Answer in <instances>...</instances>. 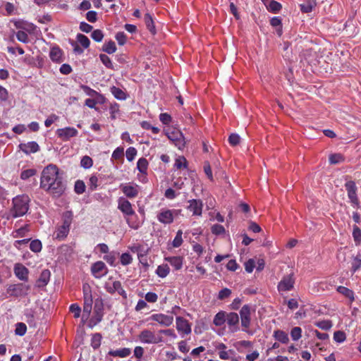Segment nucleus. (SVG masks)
Segmentation results:
<instances>
[{
    "mask_svg": "<svg viewBox=\"0 0 361 361\" xmlns=\"http://www.w3.org/2000/svg\"><path fill=\"white\" fill-rule=\"evenodd\" d=\"M62 178L59 173L58 167L54 164H49L42 172L40 187L47 191L53 183Z\"/></svg>",
    "mask_w": 361,
    "mask_h": 361,
    "instance_id": "f257e3e1",
    "label": "nucleus"
},
{
    "mask_svg": "<svg viewBox=\"0 0 361 361\" xmlns=\"http://www.w3.org/2000/svg\"><path fill=\"white\" fill-rule=\"evenodd\" d=\"M30 198L27 195H20L13 199V207L10 210V215L17 218L25 215L29 209Z\"/></svg>",
    "mask_w": 361,
    "mask_h": 361,
    "instance_id": "f03ea898",
    "label": "nucleus"
},
{
    "mask_svg": "<svg viewBox=\"0 0 361 361\" xmlns=\"http://www.w3.org/2000/svg\"><path fill=\"white\" fill-rule=\"evenodd\" d=\"M73 212L66 211L62 216V225L60 226L55 232L56 239H64L68 234L70 226L73 221Z\"/></svg>",
    "mask_w": 361,
    "mask_h": 361,
    "instance_id": "7ed1b4c3",
    "label": "nucleus"
},
{
    "mask_svg": "<svg viewBox=\"0 0 361 361\" xmlns=\"http://www.w3.org/2000/svg\"><path fill=\"white\" fill-rule=\"evenodd\" d=\"M103 317V303L102 300H96L94 306V315L90 319L88 326L91 328L99 324Z\"/></svg>",
    "mask_w": 361,
    "mask_h": 361,
    "instance_id": "20e7f679",
    "label": "nucleus"
},
{
    "mask_svg": "<svg viewBox=\"0 0 361 361\" xmlns=\"http://www.w3.org/2000/svg\"><path fill=\"white\" fill-rule=\"evenodd\" d=\"M30 286L29 285H25L23 283H18L14 285H10L7 288V293L10 296L20 297L27 295V292L30 290Z\"/></svg>",
    "mask_w": 361,
    "mask_h": 361,
    "instance_id": "39448f33",
    "label": "nucleus"
},
{
    "mask_svg": "<svg viewBox=\"0 0 361 361\" xmlns=\"http://www.w3.org/2000/svg\"><path fill=\"white\" fill-rule=\"evenodd\" d=\"M139 339L145 343H159L162 341V338L155 336V334L147 329L143 330L139 335Z\"/></svg>",
    "mask_w": 361,
    "mask_h": 361,
    "instance_id": "423d86ee",
    "label": "nucleus"
},
{
    "mask_svg": "<svg viewBox=\"0 0 361 361\" xmlns=\"http://www.w3.org/2000/svg\"><path fill=\"white\" fill-rule=\"evenodd\" d=\"M345 188L348 192V197L350 202L357 207H359V200L357 197V187L353 180L347 181Z\"/></svg>",
    "mask_w": 361,
    "mask_h": 361,
    "instance_id": "0eeeda50",
    "label": "nucleus"
},
{
    "mask_svg": "<svg viewBox=\"0 0 361 361\" xmlns=\"http://www.w3.org/2000/svg\"><path fill=\"white\" fill-rule=\"evenodd\" d=\"M251 308L248 305H245L240 310V315L241 319V325L246 331L250 327L251 322Z\"/></svg>",
    "mask_w": 361,
    "mask_h": 361,
    "instance_id": "6e6552de",
    "label": "nucleus"
},
{
    "mask_svg": "<svg viewBox=\"0 0 361 361\" xmlns=\"http://www.w3.org/2000/svg\"><path fill=\"white\" fill-rule=\"evenodd\" d=\"M295 280L293 274L285 276L278 284L279 291H289L293 288Z\"/></svg>",
    "mask_w": 361,
    "mask_h": 361,
    "instance_id": "1a4fd4ad",
    "label": "nucleus"
},
{
    "mask_svg": "<svg viewBox=\"0 0 361 361\" xmlns=\"http://www.w3.org/2000/svg\"><path fill=\"white\" fill-rule=\"evenodd\" d=\"M66 190V184L63 178L53 183L51 187L47 190V192L54 197H60Z\"/></svg>",
    "mask_w": 361,
    "mask_h": 361,
    "instance_id": "9d476101",
    "label": "nucleus"
},
{
    "mask_svg": "<svg viewBox=\"0 0 361 361\" xmlns=\"http://www.w3.org/2000/svg\"><path fill=\"white\" fill-rule=\"evenodd\" d=\"M118 209L127 216H134L135 212L131 203L123 197H120L118 201Z\"/></svg>",
    "mask_w": 361,
    "mask_h": 361,
    "instance_id": "9b49d317",
    "label": "nucleus"
},
{
    "mask_svg": "<svg viewBox=\"0 0 361 361\" xmlns=\"http://www.w3.org/2000/svg\"><path fill=\"white\" fill-rule=\"evenodd\" d=\"M120 188L123 194L128 198H134L138 195L139 186L137 185L121 184Z\"/></svg>",
    "mask_w": 361,
    "mask_h": 361,
    "instance_id": "f8f14e48",
    "label": "nucleus"
},
{
    "mask_svg": "<svg viewBox=\"0 0 361 361\" xmlns=\"http://www.w3.org/2000/svg\"><path fill=\"white\" fill-rule=\"evenodd\" d=\"M56 134L64 141L68 140L71 137H75L78 135V130L74 128L67 127L65 128L58 129Z\"/></svg>",
    "mask_w": 361,
    "mask_h": 361,
    "instance_id": "ddd939ff",
    "label": "nucleus"
},
{
    "mask_svg": "<svg viewBox=\"0 0 361 361\" xmlns=\"http://www.w3.org/2000/svg\"><path fill=\"white\" fill-rule=\"evenodd\" d=\"M91 271L96 278H100L107 273V268L102 261L94 263L91 267Z\"/></svg>",
    "mask_w": 361,
    "mask_h": 361,
    "instance_id": "4468645a",
    "label": "nucleus"
},
{
    "mask_svg": "<svg viewBox=\"0 0 361 361\" xmlns=\"http://www.w3.org/2000/svg\"><path fill=\"white\" fill-rule=\"evenodd\" d=\"M150 319L153 321L157 322L162 326H169L173 322V317L171 315H166L164 314H154L150 317Z\"/></svg>",
    "mask_w": 361,
    "mask_h": 361,
    "instance_id": "2eb2a0df",
    "label": "nucleus"
},
{
    "mask_svg": "<svg viewBox=\"0 0 361 361\" xmlns=\"http://www.w3.org/2000/svg\"><path fill=\"white\" fill-rule=\"evenodd\" d=\"M188 203L189 205L187 207V209L192 212L193 215H202L203 204L201 200H190L188 201Z\"/></svg>",
    "mask_w": 361,
    "mask_h": 361,
    "instance_id": "dca6fc26",
    "label": "nucleus"
},
{
    "mask_svg": "<svg viewBox=\"0 0 361 361\" xmlns=\"http://www.w3.org/2000/svg\"><path fill=\"white\" fill-rule=\"evenodd\" d=\"M176 329L178 332L189 334L191 332V326L188 320L181 317H176Z\"/></svg>",
    "mask_w": 361,
    "mask_h": 361,
    "instance_id": "f3484780",
    "label": "nucleus"
},
{
    "mask_svg": "<svg viewBox=\"0 0 361 361\" xmlns=\"http://www.w3.org/2000/svg\"><path fill=\"white\" fill-rule=\"evenodd\" d=\"M159 222L164 224H170L173 221V213L171 209H162L157 215Z\"/></svg>",
    "mask_w": 361,
    "mask_h": 361,
    "instance_id": "a211bd4d",
    "label": "nucleus"
},
{
    "mask_svg": "<svg viewBox=\"0 0 361 361\" xmlns=\"http://www.w3.org/2000/svg\"><path fill=\"white\" fill-rule=\"evenodd\" d=\"M14 273L16 276L21 281H27L28 269L21 264H16L14 267Z\"/></svg>",
    "mask_w": 361,
    "mask_h": 361,
    "instance_id": "6ab92c4d",
    "label": "nucleus"
},
{
    "mask_svg": "<svg viewBox=\"0 0 361 361\" xmlns=\"http://www.w3.org/2000/svg\"><path fill=\"white\" fill-rule=\"evenodd\" d=\"M168 137L172 140L178 149H182L185 146L183 135L180 132H173L168 134Z\"/></svg>",
    "mask_w": 361,
    "mask_h": 361,
    "instance_id": "aec40b11",
    "label": "nucleus"
},
{
    "mask_svg": "<svg viewBox=\"0 0 361 361\" xmlns=\"http://www.w3.org/2000/svg\"><path fill=\"white\" fill-rule=\"evenodd\" d=\"M19 147L23 152L27 154L37 152L39 149L38 144L35 142L22 143L19 145Z\"/></svg>",
    "mask_w": 361,
    "mask_h": 361,
    "instance_id": "412c9836",
    "label": "nucleus"
},
{
    "mask_svg": "<svg viewBox=\"0 0 361 361\" xmlns=\"http://www.w3.org/2000/svg\"><path fill=\"white\" fill-rule=\"evenodd\" d=\"M51 272L49 269H44L37 281L36 286L37 287H44L47 285L49 281Z\"/></svg>",
    "mask_w": 361,
    "mask_h": 361,
    "instance_id": "4be33fe9",
    "label": "nucleus"
},
{
    "mask_svg": "<svg viewBox=\"0 0 361 361\" xmlns=\"http://www.w3.org/2000/svg\"><path fill=\"white\" fill-rule=\"evenodd\" d=\"M131 354V350L128 348H123L118 350H111L108 352L107 356L126 357Z\"/></svg>",
    "mask_w": 361,
    "mask_h": 361,
    "instance_id": "5701e85b",
    "label": "nucleus"
},
{
    "mask_svg": "<svg viewBox=\"0 0 361 361\" xmlns=\"http://www.w3.org/2000/svg\"><path fill=\"white\" fill-rule=\"evenodd\" d=\"M226 322L230 326H236L239 322V317L235 312L226 314Z\"/></svg>",
    "mask_w": 361,
    "mask_h": 361,
    "instance_id": "b1692460",
    "label": "nucleus"
},
{
    "mask_svg": "<svg viewBox=\"0 0 361 361\" xmlns=\"http://www.w3.org/2000/svg\"><path fill=\"white\" fill-rule=\"evenodd\" d=\"M166 259L173 266L176 270H179L183 266V258L181 257H170Z\"/></svg>",
    "mask_w": 361,
    "mask_h": 361,
    "instance_id": "393cba45",
    "label": "nucleus"
},
{
    "mask_svg": "<svg viewBox=\"0 0 361 361\" xmlns=\"http://www.w3.org/2000/svg\"><path fill=\"white\" fill-rule=\"evenodd\" d=\"M274 337L282 343H288L289 341L288 334L281 330H276L274 332Z\"/></svg>",
    "mask_w": 361,
    "mask_h": 361,
    "instance_id": "a878e982",
    "label": "nucleus"
},
{
    "mask_svg": "<svg viewBox=\"0 0 361 361\" xmlns=\"http://www.w3.org/2000/svg\"><path fill=\"white\" fill-rule=\"evenodd\" d=\"M111 94L114 96L115 98L119 100H124L126 99V92L121 89L113 86L110 89Z\"/></svg>",
    "mask_w": 361,
    "mask_h": 361,
    "instance_id": "bb28decb",
    "label": "nucleus"
},
{
    "mask_svg": "<svg viewBox=\"0 0 361 361\" xmlns=\"http://www.w3.org/2000/svg\"><path fill=\"white\" fill-rule=\"evenodd\" d=\"M49 55L53 61L59 62L62 56V51L59 47H53Z\"/></svg>",
    "mask_w": 361,
    "mask_h": 361,
    "instance_id": "cd10ccee",
    "label": "nucleus"
},
{
    "mask_svg": "<svg viewBox=\"0 0 361 361\" xmlns=\"http://www.w3.org/2000/svg\"><path fill=\"white\" fill-rule=\"evenodd\" d=\"M226 312H218L214 319V324L217 326H220L222 324H224L226 322Z\"/></svg>",
    "mask_w": 361,
    "mask_h": 361,
    "instance_id": "c85d7f7f",
    "label": "nucleus"
},
{
    "mask_svg": "<svg viewBox=\"0 0 361 361\" xmlns=\"http://www.w3.org/2000/svg\"><path fill=\"white\" fill-rule=\"evenodd\" d=\"M337 290L339 293L345 295L346 298L350 299V300H354V293L353 291L350 290L349 288L344 286H338Z\"/></svg>",
    "mask_w": 361,
    "mask_h": 361,
    "instance_id": "c756f323",
    "label": "nucleus"
},
{
    "mask_svg": "<svg viewBox=\"0 0 361 361\" xmlns=\"http://www.w3.org/2000/svg\"><path fill=\"white\" fill-rule=\"evenodd\" d=\"M169 270L167 264H162L157 267L156 273L159 277L164 278L169 274Z\"/></svg>",
    "mask_w": 361,
    "mask_h": 361,
    "instance_id": "7c9ffc66",
    "label": "nucleus"
},
{
    "mask_svg": "<svg viewBox=\"0 0 361 361\" xmlns=\"http://www.w3.org/2000/svg\"><path fill=\"white\" fill-rule=\"evenodd\" d=\"M102 334L96 333L92 335L91 339V345L94 349H97L101 345Z\"/></svg>",
    "mask_w": 361,
    "mask_h": 361,
    "instance_id": "2f4dec72",
    "label": "nucleus"
},
{
    "mask_svg": "<svg viewBox=\"0 0 361 361\" xmlns=\"http://www.w3.org/2000/svg\"><path fill=\"white\" fill-rule=\"evenodd\" d=\"M148 166V161L145 158H140L137 163V168L142 173H146Z\"/></svg>",
    "mask_w": 361,
    "mask_h": 361,
    "instance_id": "473e14b6",
    "label": "nucleus"
},
{
    "mask_svg": "<svg viewBox=\"0 0 361 361\" xmlns=\"http://www.w3.org/2000/svg\"><path fill=\"white\" fill-rule=\"evenodd\" d=\"M345 158L341 154H332L329 156V162L331 164H337L343 162Z\"/></svg>",
    "mask_w": 361,
    "mask_h": 361,
    "instance_id": "72a5a7b5",
    "label": "nucleus"
},
{
    "mask_svg": "<svg viewBox=\"0 0 361 361\" xmlns=\"http://www.w3.org/2000/svg\"><path fill=\"white\" fill-rule=\"evenodd\" d=\"M102 50L109 54L114 53L116 51L115 42L109 41L106 44H104Z\"/></svg>",
    "mask_w": 361,
    "mask_h": 361,
    "instance_id": "f704fd0d",
    "label": "nucleus"
},
{
    "mask_svg": "<svg viewBox=\"0 0 361 361\" xmlns=\"http://www.w3.org/2000/svg\"><path fill=\"white\" fill-rule=\"evenodd\" d=\"M120 283L121 282L118 281H114L112 283L106 282L105 283L104 288L109 293L114 294L117 290V284H120Z\"/></svg>",
    "mask_w": 361,
    "mask_h": 361,
    "instance_id": "c9c22d12",
    "label": "nucleus"
},
{
    "mask_svg": "<svg viewBox=\"0 0 361 361\" xmlns=\"http://www.w3.org/2000/svg\"><path fill=\"white\" fill-rule=\"evenodd\" d=\"M270 24L273 27H279L277 29V33L279 36L282 35V28H281V20L279 17H274L270 20Z\"/></svg>",
    "mask_w": 361,
    "mask_h": 361,
    "instance_id": "e433bc0d",
    "label": "nucleus"
},
{
    "mask_svg": "<svg viewBox=\"0 0 361 361\" xmlns=\"http://www.w3.org/2000/svg\"><path fill=\"white\" fill-rule=\"evenodd\" d=\"M174 166L178 169H180L182 168L186 169L187 166H188V162H187L186 159L184 157H183V156L178 157L176 159V162H175Z\"/></svg>",
    "mask_w": 361,
    "mask_h": 361,
    "instance_id": "4c0bfd02",
    "label": "nucleus"
},
{
    "mask_svg": "<svg viewBox=\"0 0 361 361\" xmlns=\"http://www.w3.org/2000/svg\"><path fill=\"white\" fill-rule=\"evenodd\" d=\"M136 217L137 216H135L134 217L132 216L126 219L128 225L135 230L138 229L141 225V223L135 219Z\"/></svg>",
    "mask_w": 361,
    "mask_h": 361,
    "instance_id": "58836bf2",
    "label": "nucleus"
},
{
    "mask_svg": "<svg viewBox=\"0 0 361 361\" xmlns=\"http://www.w3.org/2000/svg\"><path fill=\"white\" fill-rule=\"evenodd\" d=\"M145 22L146 26L148 28V30L151 32L154 33V22H153L152 16L149 13H146L145 15Z\"/></svg>",
    "mask_w": 361,
    "mask_h": 361,
    "instance_id": "ea45409f",
    "label": "nucleus"
},
{
    "mask_svg": "<svg viewBox=\"0 0 361 361\" xmlns=\"http://www.w3.org/2000/svg\"><path fill=\"white\" fill-rule=\"evenodd\" d=\"M42 247V243L39 240H32L30 244V250L34 252H39L41 251Z\"/></svg>",
    "mask_w": 361,
    "mask_h": 361,
    "instance_id": "a19ab883",
    "label": "nucleus"
},
{
    "mask_svg": "<svg viewBox=\"0 0 361 361\" xmlns=\"http://www.w3.org/2000/svg\"><path fill=\"white\" fill-rule=\"evenodd\" d=\"M27 331V326L24 323L19 322L16 324L15 333L18 336H24Z\"/></svg>",
    "mask_w": 361,
    "mask_h": 361,
    "instance_id": "79ce46f5",
    "label": "nucleus"
},
{
    "mask_svg": "<svg viewBox=\"0 0 361 361\" xmlns=\"http://www.w3.org/2000/svg\"><path fill=\"white\" fill-rule=\"evenodd\" d=\"M77 39L84 48L89 47L90 42L87 37L85 35L82 34H78Z\"/></svg>",
    "mask_w": 361,
    "mask_h": 361,
    "instance_id": "37998d69",
    "label": "nucleus"
},
{
    "mask_svg": "<svg viewBox=\"0 0 361 361\" xmlns=\"http://www.w3.org/2000/svg\"><path fill=\"white\" fill-rule=\"evenodd\" d=\"M99 59L101 60V61L102 62V63L108 68H111L112 69L113 68V64H112V62L110 59V58L104 54H101L99 55Z\"/></svg>",
    "mask_w": 361,
    "mask_h": 361,
    "instance_id": "c03bdc74",
    "label": "nucleus"
},
{
    "mask_svg": "<svg viewBox=\"0 0 361 361\" xmlns=\"http://www.w3.org/2000/svg\"><path fill=\"white\" fill-rule=\"evenodd\" d=\"M302 329L300 327L296 326L292 329L290 336L293 341H298L301 338Z\"/></svg>",
    "mask_w": 361,
    "mask_h": 361,
    "instance_id": "a18cd8bd",
    "label": "nucleus"
},
{
    "mask_svg": "<svg viewBox=\"0 0 361 361\" xmlns=\"http://www.w3.org/2000/svg\"><path fill=\"white\" fill-rule=\"evenodd\" d=\"M93 164L92 159L88 156H84L80 161V165L85 169H90Z\"/></svg>",
    "mask_w": 361,
    "mask_h": 361,
    "instance_id": "49530a36",
    "label": "nucleus"
},
{
    "mask_svg": "<svg viewBox=\"0 0 361 361\" xmlns=\"http://www.w3.org/2000/svg\"><path fill=\"white\" fill-rule=\"evenodd\" d=\"M353 236L356 243L360 244L361 243V230L357 226H353Z\"/></svg>",
    "mask_w": 361,
    "mask_h": 361,
    "instance_id": "de8ad7c7",
    "label": "nucleus"
},
{
    "mask_svg": "<svg viewBox=\"0 0 361 361\" xmlns=\"http://www.w3.org/2000/svg\"><path fill=\"white\" fill-rule=\"evenodd\" d=\"M85 191V185L82 180H77L75 183V192L77 194H82Z\"/></svg>",
    "mask_w": 361,
    "mask_h": 361,
    "instance_id": "09e8293b",
    "label": "nucleus"
},
{
    "mask_svg": "<svg viewBox=\"0 0 361 361\" xmlns=\"http://www.w3.org/2000/svg\"><path fill=\"white\" fill-rule=\"evenodd\" d=\"M346 338L345 334L342 331H335L334 334V339L337 343L343 342Z\"/></svg>",
    "mask_w": 361,
    "mask_h": 361,
    "instance_id": "8fccbe9b",
    "label": "nucleus"
},
{
    "mask_svg": "<svg viewBox=\"0 0 361 361\" xmlns=\"http://www.w3.org/2000/svg\"><path fill=\"white\" fill-rule=\"evenodd\" d=\"M36 173V170L33 169H27L23 171H22L20 174V178L23 180H27L29 178L33 176Z\"/></svg>",
    "mask_w": 361,
    "mask_h": 361,
    "instance_id": "3c124183",
    "label": "nucleus"
},
{
    "mask_svg": "<svg viewBox=\"0 0 361 361\" xmlns=\"http://www.w3.org/2000/svg\"><path fill=\"white\" fill-rule=\"evenodd\" d=\"M182 234H183V233H182V231H180V230H179L177 232L176 235L173 241V246L174 247H178L179 246L181 245V244L183 243Z\"/></svg>",
    "mask_w": 361,
    "mask_h": 361,
    "instance_id": "603ef678",
    "label": "nucleus"
},
{
    "mask_svg": "<svg viewBox=\"0 0 361 361\" xmlns=\"http://www.w3.org/2000/svg\"><path fill=\"white\" fill-rule=\"evenodd\" d=\"M268 9L276 13L281 8V5L276 1H271L267 6Z\"/></svg>",
    "mask_w": 361,
    "mask_h": 361,
    "instance_id": "864d4df0",
    "label": "nucleus"
},
{
    "mask_svg": "<svg viewBox=\"0 0 361 361\" xmlns=\"http://www.w3.org/2000/svg\"><path fill=\"white\" fill-rule=\"evenodd\" d=\"M240 136L236 133H232L228 137V142L232 146H236L240 143Z\"/></svg>",
    "mask_w": 361,
    "mask_h": 361,
    "instance_id": "5fc2aeb1",
    "label": "nucleus"
},
{
    "mask_svg": "<svg viewBox=\"0 0 361 361\" xmlns=\"http://www.w3.org/2000/svg\"><path fill=\"white\" fill-rule=\"evenodd\" d=\"M212 233L215 235L223 234L225 232V228L220 224H214L211 228Z\"/></svg>",
    "mask_w": 361,
    "mask_h": 361,
    "instance_id": "6e6d98bb",
    "label": "nucleus"
},
{
    "mask_svg": "<svg viewBox=\"0 0 361 361\" xmlns=\"http://www.w3.org/2000/svg\"><path fill=\"white\" fill-rule=\"evenodd\" d=\"M133 258L129 253H123L121 256V263L123 265H128L132 262Z\"/></svg>",
    "mask_w": 361,
    "mask_h": 361,
    "instance_id": "4d7b16f0",
    "label": "nucleus"
},
{
    "mask_svg": "<svg viewBox=\"0 0 361 361\" xmlns=\"http://www.w3.org/2000/svg\"><path fill=\"white\" fill-rule=\"evenodd\" d=\"M16 37H17L18 40H19L20 42H22L23 43H27L29 41L28 35L24 31H21V30L18 31L16 33Z\"/></svg>",
    "mask_w": 361,
    "mask_h": 361,
    "instance_id": "13d9d810",
    "label": "nucleus"
},
{
    "mask_svg": "<svg viewBox=\"0 0 361 361\" xmlns=\"http://www.w3.org/2000/svg\"><path fill=\"white\" fill-rule=\"evenodd\" d=\"M126 158L128 161H131L134 159L137 154V150L134 147H129L126 150Z\"/></svg>",
    "mask_w": 361,
    "mask_h": 361,
    "instance_id": "bf43d9fd",
    "label": "nucleus"
},
{
    "mask_svg": "<svg viewBox=\"0 0 361 361\" xmlns=\"http://www.w3.org/2000/svg\"><path fill=\"white\" fill-rule=\"evenodd\" d=\"M92 38L96 42H101L104 37V35L100 30H95L91 34Z\"/></svg>",
    "mask_w": 361,
    "mask_h": 361,
    "instance_id": "052dcab7",
    "label": "nucleus"
},
{
    "mask_svg": "<svg viewBox=\"0 0 361 361\" xmlns=\"http://www.w3.org/2000/svg\"><path fill=\"white\" fill-rule=\"evenodd\" d=\"M316 325L319 328L324 329V330H328V329H331V327L332 326L331 322L330 321H326V320L318 322L316 323Z\"/></svg>",
    "mask_w": 361,
    "mask_h": 361,
    "instance_id": "680f3d73",
    "label": "nucleus"
},
{
    "mask_svg": "<svg viewBox=\"0 0 361 361\" xmlns=\"http://www.w3.org/2000/svg\"><path fill=\"white\" fill-rule=\"evenodd\" d=\"M70 311L73 313L75 318H78L80 316L81 309L77 304H72L70 306Z\"/></svg>",
    "mask_w": 361,
    "mask_h": 361,
    "instance_id": "e2e57ef3",
    "label": "nucleus"
},
{
    "mask_svg": "<svg viewBox=\"0 0 361 361\" xmlns=\"http://www.w3.org/2000/svg\"><path fill=\"white\" fill-rule=\"evenodd\" d=\"M255 267V262L253 259H250L245 263V271L248 273H251Z\"/></svg>",
    "mask_w": 361,
    "mask_h": 361,
    "instance_id": "0e129e2a",
    "label": "nucleus"
},
{
    "mask_svg": "<svg viewBox=\"0 0 361 361\" xmlns=\"http://www.w3.org/2000/svg\"><path fill=\"white\" fill-rule=\"evenodd\" d=\"M231 290L227 288H223L219 293L218 298L219 300H224L230 296Z\"/></svg>",
    "mask_w": 361,
    "mask_h": 361,
    "instance_id": "69168bd1",
    "label": "nucleus"
},
{
    "mask_svg": "<svg viewBox=\"0 0 361 361\" xmlns=\"http://www.w3.org/2000/svg\"><path fill=\"white\" fill-rule=\"evenodd\" d=\"M110 114L112 119L116 118V114L119 111V105L117 103L111 104L110 106Z\"/></svg>",
    "mask_w": 361,
    "mask_h": 361,
    "instance_id": "338daca9",
    "label": "nucleus"
},
{
    "mask_svg": "<svg viewBox=\"0 0 361 361\" xmlns=\"http://www.w3.org/2000/svg\"><path fill=\"white\" fill-rule=\"evenodd\" d=\"M361 267V259L359 257H355L352 262V271L355 272Z\"/></svg>",
    "mask_w": 361,
    "mask_h": 361,
    "instance_id": "774afa93",
    "label": "nucleus"
}]
</instances>
